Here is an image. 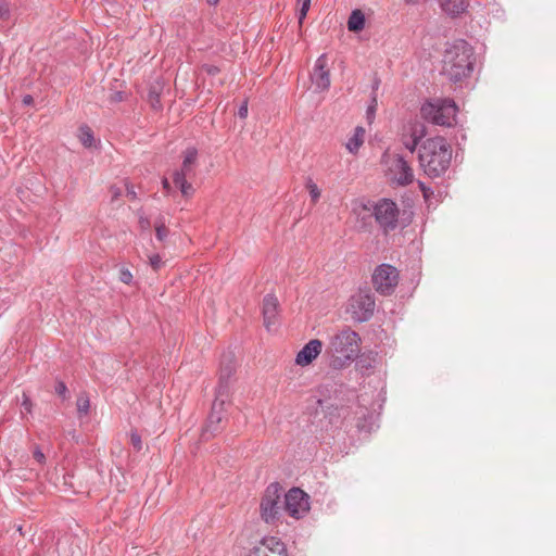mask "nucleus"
Returning a JSON list of instances; mask_svg holds the SVG:
<instances>
[{"instance_id": "obj_1", "label": "nucleus", "mask_w": 556, "mask_h": 556, "mask_svg": "<svg viewBox=\"0 0 556 556\" xmlns=\"http://www.w3.org/2000/svg\"><path fill=\"white\" fill-rule=\"evenodd\" d=\"M418 159L427 176L440 177L450 167L452 147L443 137L428 138L419 147Z\"/></svg>"}, {"instance_id": "obj_2", "label": "nucleus", "mask_w": 556, "mask_h": 556, "mask_svg": "<svg viewBox=\"0 0 556 556\" xmlns=\"http://www.w3.org/2000/svg\"><path fill=\"white\" fill-rule=\"evenodd\" d=\"M473 49L464 39H457L445 49L443 73L453 81H459L473 71Z\"/></svg>"}, {"instance_id": "obj_3", "label": "nucleus", "mask_w": 556, "mask_h": 556, "mask_svg": "<svg viewBox=\"0 0 556 556\" xmlns=\"http://www.w3.org/2000/svg\"><path fill=\"white\" fill-rule=\"evenodd\" d=\"M361 337L350 327H343L330 338L328 354L330 366L341 369L350 365L359 354Z\"/></svg>"}, {"instance_id": "obj_4", "label": "nucleus", "mask_w": 556, "mask_h": 556, "mask_svg": "<svg viewBox=\"0 0 556 556\" xmlns=\"http://www.w3.org/2000/svg\"><path fill=\"white\" fill-rule=\"evenodd\" d=\"M457 106L451 99H432L420 109L421 117L434 125L452 126L455 122Z\"/></svg>"}, {"instance_id": "obj_5", "label": "nucleus", "mask_w": 556, "mask_h": 556, "mask_svg": "<svg viewBox=\"0 0 556 556\" xmlns=\"http://www.w3.org/2000/svg\"><path fill=\"white\" fill-rule=\"evenodd\" d=\"M199 151L194 147H188L182 153V163L179 169L173 174L174 184L179 188L184 197H190L194 192L193 186L188 182L195 176Z\"/></svg>"}, {"instance_id": "obj_6", "label": "nucleus", "mask_w": 556, "mask_h": 556, "mask_svg": "<svg viewBox=\"0 0 556 556\" xmlns=\"http://www.w3.org/2000/svg\"><path fill=\"white\" fill-rule=\"evenodd\" d=\"M364 208L372 212L377 224L384 233H389L396 229L400 210L397 204L391 199H380L370 204V206L364 205Z\"/></svg>"}, {"instance_id": "obj_7", "label": "nucleus", "mask_w": 556, "mask_h": 556, "mask_svg": "<svg viewBox=\"0 0 556 556\" xmlns=\"http://www.w3.org/2000/svg\"><path fill=\"white\" fill-rule=\"evenodd\" d=\"M381 163L387 167V175L397 186H407L414 180V173L407 161L400 154L383 153Z\"/></svg>"}, {"instance_id": "obj_8", "label": "nucleus", "mask_w": 556, "mask_h": 556, "mask_svg": "<svg viewBox=\"0 0 556 556\" xmlns=\"http://www.w3.org/2000/svg\"><path fill=\"white\" fill-rule=\"evenodd\" d=\"M283 509L281 488L277 482L270 483L261 502V517L266 523H275Z\"/></svg>"}, {"instance_id": "obj_9", "label": "nucleus", "mask_w": 556, "mask_h": 556, "mask_svg": "<svg viewBox=\"0 0 556 556\" xmlns=\"http://www.w3.org/2000/svg\"><path fill=\"white\" fill-rule=\"evenodd\" d=\"M375 298L369 291H358L353 294L346 306V313L358 323L367 321L371 318L375 311Z\"/></svg>"}, {"instance_id": "obj_10", "label": "nucleus", "mask_w": 556, "mask_h": 556, "mask_svg": "<svg viewBox=\"0 0 556 556\" xmlns=\"http://www.w3.org/2000/svg\"><path fill=\"white\" fill-rule=\"evenodd\" d=\"M371 281L379 294L390 295L399 283V271L390 264H380L375 268Z\"/></svg>"}, {"instance_id": "obj_11", "label": "nucleus", "mask_w": 556, "mask_h": 556, "mask_svg": "<svg viewBox=\"0 0 556 556\" xmlns=\"http://www.w3.org/2000/svg\"><path fill=\"white\" fill-rule=\"evenodd\" d=\"M285 510L293 518H301L309 510V497L299 488H292L285 494Z\"/></svg>"}, {"instance_id": "obj_12", "label": "nucleus", "mask_w": 556, "mask_h": 556, "mask_svg": "<svg viewBox=\"0 0 556 556\" xmlns=\"http://www.w3.org/2000/svg\"><path fill=\"white\" fill-rule=\"evenodd\" d=\"M227 400L228 397L225 396L219 397V393L216 392L212 410L201 433L202 440L207 441L211 437H214L222 431L223 427L220 424L224 417V405Z\"/></svg>"}, {"instance_id": "obj_13", "label": "nucleus", "mask_w": 556, "mask_h": 556, "mask_svg": "<svg viewBox=\"0 0 556 556\" xmlns=\"http://www.w3.org/2000/svg\"><path fill=\"white\" fill-rule=\"evenodd\" d=\"M236 370V356L233 352L227 351L223 353L219 364V378L216 392L220 396L229 397V382Z\"/></svg>"}, {"instance_id": "obj_14", "label": "nucleus", "mask_w": 556, "mask_h": 556, "mask_svg": "<svg viewBox=\"0 0 556 556\" xmlns=\"http://www.w3.org/2000/svg\"><path fill=\"white\" fill-rule=\"evenodd\" d=\"M250 556H288L285 543L276 536H265Z\"/></svg>"}, {"instance_id": "obj_15", "label": "nucleus", "mask_w": 556, "mask_h": 556, "mask_svg": "<svg viewBox=\"0 0 556 556\" xmlns=\"http://www.w3.org/2000/svg\"><path fill=\"white\" fill-rule=\"evenodd\" d=\"M311 80L318 91L328 90L330 87V73L327 68V55H319L315 62Z\"/></svg>"}, {"instance_id": "obj_16", "label": "nucleus", "mask_w": 556, "mask_h": 556, "mask_svg": "<svg viewBox=\"0 0 556 556\" xmlns=\"http://www.w3.org/2000/svg\"><path fill=\"white\" fill-rule=\"evenodd\" d=\"M323 343L318 339L308 341L296 354L295 364L299 366L309 365L321 352Z\"/></svg>"}, {"instance_id": "obj_17", "label": "nucleus", "mask_w": 556, "mask_h": 556, "mask_svg": "<svg viewBox=\"0 0 556 556\" xmlns=\"http://www.w3.org/2000/svg\"><path fill=\"white\" fill-rule=\"evenodd\" d=\"M278 300L273 294H267L263 300V318L264 325L268 331H271L273 327L277 324L278 315Z\"/></svg>"}, {"instance_id": "obj_18", "label": "nucleus", "mask_w": 556, "mask_h": 556, "mask_svg": "<svg viewBox=\"0 0 556 556\" xmlns=\"http://www.w3.org/2000/svg\"><path fill=\"white\" fill-rule=\"evenodd\" d=\"M441 10L450 17H458L469 7V0H438Z\"/></svg>"}, {"instance_id": "obj_19", "label": "nucleus", "mask_w": 556, "mask_h": 556, "mask_svg": "<svg viewBox=\"0 0 556 556\" xmlns=\"http://www.w3.org/2000/svg\"><path fill=\"white\" fill-rule=\"evenodd\" d=\"M425 135L426 131L424 126L420 125L413 127L410 138L403 142L405 148L413 153L417 149L419 141L425 137Z\"/></svg>"}, {"instance_id": "obj_20", "label": "nucleus", "mask_w": 556, "mask_h": 556, "mask_svg": "<svg viewBox=\"0 0 556 556\" xmlns=\"http://www.w3.org/2000/svg\"><path fill=\"white\" fill-rule=\"evenodd\" d=\"M365 129L361 126L356 127L353 136L345 143V148L351 153H356L364 142Z\"/></svg>"}, {"instance_id": "obj_21", "label": "nucleus", "mask_w": 556, "mask_h": 556, "mask_svg": "<svg viewBox=\"0 0 556 556\" xmlns=\"http://www.w3.org/2000/svg\"><path fill=\"white\" fill-rule=\"evenodd\" d=\"M365 27V16L361 10H354L349 16L348 28L351 31H361Z\"/></svg>"}, {"instance_id": "obj_22", "label": "nucleus", "mask_w": 556, "mask_h": 556, "mask_svg": "<svg viewBox=\"0 0 556 556\" xmlns=\"http://www.w3.org/2000/svg\"><path fill=\"white\" fill-rule=\"evenodd\" d=\"M79 140L85 148L92 147L94 142L93 132L88 126H81L79 128Z\"/></svg>"}, {"instance_id": "obj_23", "label": "nucleus", "mask_w": 556, "mask_h": 556, "mask_svg": "<svg viewBox=\"0 0 556 556\" xmlns=\"http://www.w3.org/2000/svg\"><path fill=\"white\" fill-rule=\"evenodd\" d=\"M77 413L79 417L87 416L89 413L90 401L86 393L79 394L76 401Z\"/></svg>"}, {"instance_id": "obj_24", "label": "nucleus", "mask_w": 556, "mask_h": 556, "mask_svg": "<svg viewBox=\"0 0 556 556\" xmlns=\"http://www.w3.org/2000/svg\"><path fill=\"white\" fill-rule=\"evenodd\" d=\"M361 413L362 416L357 418L356 427L359 430H372L375 426V420L377 419L376 416H374V414H370L368 417H366L363 412Z\"/></svg>"}, {"instance_id": "obj_25", "label": "nucleus", "mask_w": 556, "mask_h": 556, "mask_svg": "<svg viewBox=\"0 0 556 556\" xmlns=\"http://www.w3.org/2000/svg\"><path fill=\"white\" fill-rule=\"evenodd\" d=\"M305 187L309 193L312 202L316 203L320 198V190H319L318 186L311 177H307Z\"/></svg>"}, {"instance_id": "obj_26", "label": "nucleus", "mask_w": 556, "mask_h": 556, "mask_svg": "<svg viewBox=\"0 0 556 556\" xmlns=\"http://www.w3.org/2000/svg\"><path fill=\"white\" fill-rule=\"evenodd\" d=\"M149 102L151 104V106L154 109V110H159L161 108V102H160V94L157 91H155L154 89H151L149 91Z\"/></svg>"}, {"instance_id": "obj_27", "label": "nucleus", "mask_w": 556, "mask_h": 556, "mask_svg": "<svg viewBox=\"0 0 556 556\" xmlns=\"http://www.w3.org/2000/svg\"><path fill=\"white\" fill-rule=\"evenodd\" d=\"M167 233H168L167 228L165 227V225L163 223L155 225V236H156L157 240H160V241L165 240V238L167 237Z\"/></svg>"}, {"instance_id": "obj_28", "label": "nucleus", "mask_w": 556, "mask_h": 556, "mask_svg": "<svg viewBox=\"0 0 556 556\" xmlns=\"http://www.w3.org/2000/svg\"><path fill=\"white\" fill-rule=\"evenodd\" d=\"M130 442L136 451H140L142 448L141 437L137 431H132L130 433Z\"/></svg>"}, {"instance_id": "obj_29", "label": "nucleus", "mask_w": 556, "mask_h": 556, "mask_svg": "<svg viewBox=\"0 0 556 556\" xmlns=\"http://www.w3.org/2000/svg\"><path fill=\"white\" fill-rule=\"evenodd\" d=\"M21 406H22V414H24V413L30 414L31 413L33 403H31L29 396L25 392L23 393V401H22Z\"/></svg>"}, {"instance_id": "obj_30", "label": "nucleus", "mask_w": 556, "mask_h": 556, "mask_svg": "<svg viewBox=\"0 0 556 556\" xmlns=\"http://www.w3.org/2000/svg\"><path fill=\"white\" fill-rule=\"evenodd\" d=\"M119 280L128 285L132 280V274L127 268H122L119 270Z\"/></svg>"}, {"instance_id": "obj_31", "label": "nucleus", "mask_w": 556, "mask_h": 556, "mask_svg": "<svg viewBox=\"0 0 556 556\" xmlns=\"http://www.w3.org/2000/svg\"><path fill=\"white\" fill-rule=\"evenodd\" d=\"M55 393L63 399H66L67 387L63 381H58L55 384Z\"/></svg>"}, {"instance_id": "obj_32", "label": "nucleus", "mask_w": 556, "mask_h": 556, "mask_svg": "<svg viewBox=\"0 0 556 556\" xmlns=\"http://www.w3.org/2000/svg\"><path fill=\"white\" fill-rule=\"evenodd\" d=\"M309 7H311V0H302V5H301L300 16H299L300 23L306 16V14H307V12L309 10Z\"/></svg>"}, {"instance_id": "obj_33", "label": "nucleus", "mask_w": 556, "mask_h": 556, "mask_svg": "<svg viewBox=\"0 0 556 556\" xmlns=\"http://www.w3.org/2000/svg\"><path fill=\"white\" fill-rule=\"evenodd\" d=\"M149 263H150L151 267L155 270H157L163 264L159 254L151 255L149 257Z\"/></svg>"}, {"instance_id": "obj_34", "label": "nucleus", "mask_w": 556, "mask_h": 556, "mask_svg": "<svg viewBox=\"0 0 556 556\" xmlns=\"http://www.w3.org/2000/svg\"><path fill=\"white\" fill-rule=\"evenodd\" d=\"M33 455L37 463L41 465L46 463V455L43 454L39 446L35 447Z\"/></svg>"}, {"instance_id": "obj_35", "label": "nucleus", "mask_w": 556, "mask_h": 556, "mask_svg": "<svg viewBox=\"0 0 556 556\" xmlns=\"http://www.w3.org/2000/svg\"><path fill=\"white\" fill-rule=\"evenodd\" d=\"M109 99L112 103L122 102L125 99V93L123 91H114L110 94Z\"/></svg>"}, {"instance_id": "obj_36", "label": "nucleus", "mask_w": 556, "mask_h": 556, "mask_svg": "<svg viewBox=\"0 0 556 556\" xmlns=\"http://www.w3.org/2000/svg\"><path fill=\"white\" fill-rule=\"evenodd\" d=\"M418 186H419L425 199H429L430 195L433 194L432 189L427 187L422 181H418Z\"/></svg>"}, {"instance_id": "obj_37", "label": "nucleus", "mask_w": 556, "mask_h": 556, "mask_svg": "<svg viewBox=\"0 0 556 556\" xmlns=\"http://www.w3.org/2000/svg\"><path fill=\"white\" fill-rule=\"evenodd\" d=\"M238 115L241 118H245L248 116V102H243L238 110Z\"/></svg>"}, {"instance_id": "obj_38", "label": "nucleus", "mask_w": 556, "mask_h": 556, "mask_svg": "<svg viewBox=\"0 0 556 556\" xmlns=\"http://www.w3.org/2000/svg\"><path fill=\"white\" fill-rule=\"evenodd\" d=\"M139 225H140L141 229L147 230L150 227V220L146 216H140Z\"/></svg>"}, {"instance_id": "obj_39", "label": "nucleus", "mask_w": 556, "mask_h": 556, "mask_svg": "<svg viewBox=\"0 0 556 556\" xmlns=\"http://www.w3.org/2000/svg\"><path fill=\"white\" fill-rule=\"evenodd\" d=\"M9 16V9L4 3L0 2V17L4 18Z\"/></svg>"}, {"instance_id": "obj_40", "label": "nucleus", "mask_w": 556, "mask_h": 556, "mask_svg": "<svg viewBox=\"0 0 556 556\" xmlns=\"http://www.w3.org/2000/svg\"><path fill=\"white\" fill-rule=\"evenodd\" d=\"M126 192H127V195L130 198V199H136V191L134 189L132 186H128L126 187Z\"/></svg>"}, {"instance_id": "obj_41", "label": "nucleus", "mask_w": 556, "mask_h": 556, "mask_svg": "<svg viewBox=\"0 0 556 556\" xmlns=\"http://www.w3.org/2000/svg\"><path fill=\"white\" fill-rule=\"evenodd\" d=\"M338 410V416L339 417H343L344 420L348 419V416H349V410L348 408H344V407H341L340 409H337Z\"/></svg>"}, {"instance_id": "obj_42", "label": "nucleus", "mask_w": 556, "mask_h": 556, "mask_svg": "<svg viewBox=\"0 0 556 556\" xmlns=\"http://www.w3.org/2000/svg\"><path fill=\"white\" fill-rule=\"evenodd\" d=\"M23 103H24L25 105H30V104H33V103H34V98H33L30 94H26V96H24V98H23Z\"/></svg>"}, {"instance_id": "obj_43", "label": "nucleus", "mask_w": 556, "mask_h": 556, "mask_svg": "<svg viewBox=\"0 0 556 556\" xmlns=\"http://www.w3.org/2000/svg\"><path fill=\"white\" fill-rule=\"evenodd\" d=\"M375 106H376V98H372V104L368 106V110H367V114H371L374 113L375 111Z\"/></svg>"}, {"instance_id": "obj_44", "label": "nucleus", "mask_w": 556, "mask_h": 556, "mask_svg": "<svg viewBox=\"0 0 556 556\" xmlns=\"http://www.w3.org/2000/svg\"><path fill=\"white\" fill-rule=\"evenodd\" d=\"M162 185H163V188H164L165 190H169V189H170V185H169V182H168V180H167L166 178H164V179L162 180Z\"/></svg>"}, {"instance_id": "obj_45", "label": "nucleus", "mask_w": 556, "mask_h": 556, "mask_svg": "<svg viewBox=\"0 0 556 556\" xmlns=\"http://www.w3.org/2000/svg\"><path fill=\"white\" fill-rule=\"evenodd\" d=\"M113 198H117L121 194V190L118 188H112Z\"/></svg>"}, {"instance_id": "obj_46", "label": "nucleus", "mask_w": 556, "mask_h": 556, "mask_svg": "<svg viewBox=\"0 0 556 556\" xmlns=\"http://www.w3.org/2000/svg\"><path fill=\"white\" fill-rule=\"evenodd\" d=\"M208 74H216L218 72V68L215 66H211L207 68Z\"/></svg>"}, {"instance_id": "obj_47", "label": "nucleus", "mask_w": 556, "mask_h": 556, "mask_svg": "<svg viewBox=\"0 0 556 556\" xmlns=\"http://www.w3.org/2000/svg\"><path fill=\"white\" fill-rule=\"evenodd\" d=\"M206 2L211 5H215L218 3V0H206Z\"/></svg>"}]
</instances>
